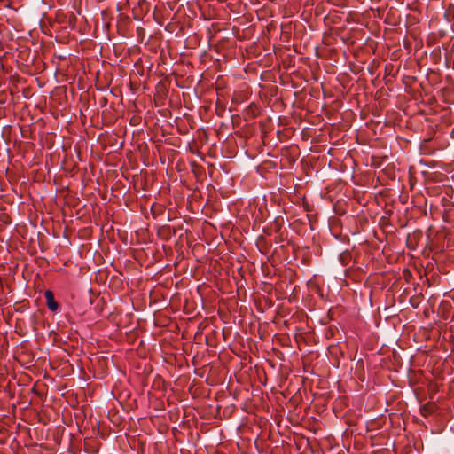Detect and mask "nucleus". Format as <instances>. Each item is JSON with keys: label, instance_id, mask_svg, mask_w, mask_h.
<instances>
[{"label": "nucleus", "instance_id": "f257e3e1", "mask_svg": "<svg viewBox=\"0 0 454 454\" xmlns=\"http://www.w3.org/2000/svg\"><path fill=\"white\" fill-rule=\"evenodd\" d=\"M44 297L46 299L48 309L52 312L57 311L59 309V303L55 301L54 294L51 290H46L44 292Z\"/></svg>", "mask_w": 454, "mask_h": 454}]
</instances>
